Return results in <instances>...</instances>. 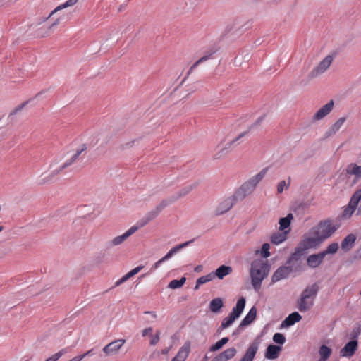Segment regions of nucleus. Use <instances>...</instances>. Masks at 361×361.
I'll list each match as a JSON object with an SVG mask.
<instances>
[{"label":"nucleus","instance_id":"obj_1","mask_svg":"<svg viewBox=\"0 0 361 361\" xmlns=\"http://www.w3.org/2000/svg\"><path fill=\"white\" fill-rule=\"evenodd\" d=\"M336 230L330 221H321L312 228L305 237L314 247L318 246L325 239L330 237Z\"/></svg>","mask_w":361,"mask_h":361},{"label":"nucleus","instance_id":"obj_2","mask_svg":"<svg viewBox=\"0 0 361 361\" xmlns=\"http://www.w3.org/2000/svg\"><path fill=\"white\" fill-rule=\"evenodd\" d=\"M267 168L262 169L259 173L253 176L250 179L244 182L238 189L234 192L235 197L240 201L243 200L247 196L252 194L255 190L258 183L265 176Z\"/></svg>","mask_w":361,"mask_h":361},{"label":"nucleus","instance_id":"obj_3","mask_svg":"<svg viewBox=\"0 0 361 361\" xmlns=\"http://www.w3.org/2000/svg\"><path fill=\"white\" fill-rule=\"evenodd\" d=\"M269 266L262 260H255L251 264L250 276L252 285L255 290L261 288L262 282L268 275Z\"/></svg>","mask_w":361,"mask_h":361},{"label":"nucleus","instance_id":"obj_4","mask_svg":"<svg viewBox=\"0 0 361 361\" xmlns=\"http://www.w3.org/2000/svg\"><path fill=\"white\" fill-rule=\"evenodd\" d=\"M194 240L195 239H192L173 247L163 257H161L152 265L151 270L152 271L157 269L162 263L170 259L173 255L179 252L182 249L190 245L192 243L194 242Z\"/></svg>","mask_w":361,"mask_h":361},{"label":"nucleus","instance_id":"obj_5","mask_svg":"<svg viewBox=\"0 0 361 361\" xmlns=\"http://www.w3.org/2000/svg\"><path fill=\"white\" fill-rule=\"evenodd\" d=\"M314 247L306 238H304L299 245L295 248L294 252L290 255L288 259V262H293V261H301V259L305 256L306 250Z\"/></svg>","mask_w":361,"mask_h":361},{"label":"nucleus","instance_id":"obj_6","mask_svg":"<svg viewBox=\"0 0 361 361\" xmlns=\"http://www.w3.org/2000/svg\"><path fill=\"white\" fill-rule=\"evenodd\" d=\"M333 61V56L328 55L326 56L317 66L314 67L309 73L308 77L310 79H313L319 77L324 73L331 66Z\"/></svg>","mask_w":361,"mask_h":361},{"label":"nucleus","instance_id":"obj_7","mask_svg":"<svg viewBox=\"0 0 361 361\" xmlns=\"http://www.w3.org/2000/svg\"><path fill=\"white\" fill-rule=\"evenodd\" d=\"M240 200L235 197V194L223 200L218 205L215 210V214L217 216L222 215L228 212L237 202Z\"/></svg>","mask_w":361,"mask_h":361},{"label":"nucleus","instance_id":"obj_8","mask_svg":"<svg viewBox=\"0 0 361 361\" xmlns=\"http://www.w3.org/2000/svg\"><path fill=\"white\" fill-rule=\"evenodd\" d=\"M125 343V339H116L105 345L102 350L106 356L114 355L118 353Z\"/></svg>","mask_w":361,"mask_h":361},{"label":"nucleus","instance_id":"obj_9","mask_svg":"<svg viewBox=\"0 0 361 361\" xmlns=\"http://www.w3.org/2000/svg\"><path fill=\"white\" fill-rule=\"evenodd\" d=\"M75 161L72 159V157H70L63 164H61L59 168L53 170L51 173L46 178H42L39 184H44L46 183H48L52 180V178L59 174L61 172H62L64 169H67L68 167L71 166L73 164H74Z\"/></svg>","mask_w":361,"mask_h":361},{"label":"nucleus","instance_id":"obj_10","mask_svg":"<svg viewBox=\"0 0 361 361\" xmlns=\"http://www.w3.org/2000/svg\"><path fill=\"white\" fill-rule=\"evenodd\" d=\"M139 229V226H131L123 234L114 238L109 242V246H118L122 244L127 238L135 233Z\"/></svg>","mask_w":361,"mask_h":361},{"label":"nucleus","instance_id":"obj_11","mask_svg":"<svg viewBox=\"0 0 361 361\" xmlns=\"http://www.w3.org/2000/svg\"><path fill=\"white\" fill-rule=\"evenodd\" d=\"M334 101L330 100L327 104L322 106L312 116V120L316 121H320L323 119L324 117H326L332 110L334 108Z\"/></svg>","mask_w":361,"mask_h":361},{"label":"nucleus","instance_id":"obj_12","mask_svg":"<svg viewBox=\"0 0 361 361\" xmlns=\"http://www.w3.org/2000/svg\"><path fill=\"white\" fill-rule=\"evenodd\" d=\"M291 269L288 265L279 267L271 276L272 283H276L281 279H286L291 273Z\"/></svg>","mask_w":361,"mask_h":361},{"label":"nucleus","instance_id":"obj_13","mask_svg":"<svg viewBox=\"0 0 361 361\" xmlns=\"http://www.w3.org/2000/svg\"><path fill=\"white\" fill-rule=\"evenodd\" d=\"M357 348V341L353 340L349 341L341 350L340 354L342 357H352Z\"/></svg>","mask_w":361,"mask_h":361},{"label":"nucleus","instance_id":"obj_14","mask_svg":"<svg viewBox=\"0 0 361 361\" xmlns=\"http://www.w3.org/2000/svg\"><path fill=\"white\" fill-rule=\"evenodd\" d=\"M257 315V309L252 307L244 319L241 321L238 326V331H243V329L250 324L255 319Z\"/></svg>","mask_w":361,"mask_h":361},{"label":"nucleus","instance_id":"obj_15","mask_svg":"<svg viewBox=\"0 0 361 361\" xmlns=\"http://www.w3.org/2000/svg\"><path fill=\"white\" fill-rule=\"evenodd\" d=\"M324 257L325 254L322 252L317 254L310 255L307 259V264L311 268H317L322 264Z\"/></svg>","mask_w":361,"mask_h":361},{"label":"nucleus","instance_id":"obj_16","mask_svg":"<svg viewBox=\"0 0 361 361\" xmlns=\"http://www.w3.org/2000/svg\"><path fill=\"white\" fill-rule=\"evenodd\" d=\"M237 353V350L232 347L228 348L219 355H217L213 360V361H228L231 360Z\"/></svg>","mask_w":361,"mask_h":361},{"label":"nucleus","instance_id":"obj_17","mask_svg":"<svg viewBox=\"0 0 361 361\" xmlns=\"http://www.w3.org/2000/svg\"><path fill=\"white\" fill-rule=\"evenodd\" d=\"M258 348L259 345L257 343L254 342L250 344L249 347L246 350L245 354L240 361H253L257 352Z\"/></svg>","mask_w":361,"mask_h":361},{"label":"nucleus","instance_id":"obj_18","mask_svg":"<svg viewBox=\"0 0 361 361\" xmlns=\"http://www.w3.org/2000/svg\"><path fill=\"white\" fill-rule=\"evenodd\" d=\"M159 213L156 209H154L147 212L141 219H140L135 225L133 226H139V228L143 227L149 222L154 219Z\"/></svg>","mask_w":361,"mask_h":361},{"label":"nucleus","instance_id":"obj_19","mask_svg":"<svg viewBox=\"0 0 361 361\" xmlns=\"http://www.w3.org/2000/svg\"><path fill=\"white\" fill-rule=\"evenodd\" d=\"M247 133V132H244V133H240V135H238L235 139H233L232 141L229 142L228 143H227L226 145V146L222 148L221 150H219V152H217L214 157V159H220L223 156H224L225 154H226L228 151H229V149L231 148V146L234 144L235 142H237L238 140H239L241 137H244Z\"/></svg>","mask_w":361,"mask_h":361},{"label":"nucleus","instance_id":"obj_20","mask_svg":"<svg viewBox=\"0 0 361 361\" xmlns=\"http://www.w3.org/2000/svg\"><path fill=\"white\" fill-rule=\"evenodd\" d=\"M245 302L246 300L244 297H241L240 298H239L237 301L235 306L233 307L229 314L233 317L235 319H238L242 314L245 307Z\"/></svg>","mask_w":361,"mask_h":361},{"label":"nucleus","instance_id":"obj_21","mask_svg":"<svg viewBox=\"0 0 361 361\" xmlns=\"http://www.w3.org/2000/svg\"><path fill=\"white\" fill-rule=\"evenodd\" d=\"M319 291V286L317 284L314 283L311 286H309L305 288V289L302 291L301 296L304 298H307L314 301L315 298L317 295Z\"/></svg>","mask_w":361,"mask_h":361},{"label":"nucleus","instance_id":"obj_22","mask_svg":"<svg viewBox=\"0 0 361 361\" xmlns=\"http://www.w3.org/2000/svg\"><path fill=\"white\" fill-rule=\"evenodd\" d=\"M313 305L314 301L307 298H304L301 295L300 299L297 302V307L302 312L308 311L313 307Z\"/></svg>","mask_w":361,"mask_h":361},{"label":"nucleus","instance_id":"obj_23","mask_svg":"<svg viewBox=\"0 0 361 361\" xmlns=\"http://www.w3.org/2000/svg\"><path fill=\"white\" fill-rule=\"evenodd\" d=\"M215 53L214 50H210L205 53V54L195 61L189 68L186 77L189 76L192 71L201 63L208 61L212 58V56Z\"/></svg>","mask_w":361,"mask_h":361},{"label":"nucleus","instance_id":"obj_24","mask_svg":"<svg viewBox=\"0 0 361 361\" xmlns=\"http://www.w3.org/2000/svg\"><path fill=\"white\" fill-rule=\"evenodd\" d=\"M302 316L297 312L290 314L281 323L282 327H288L300 321Z\"/></svg>","mask_w":361,"mask_h":361},{"label":"nucleus","instance_id":"obj_25","mask_svg":"<svg viewBox=\"0 0 361 361\" xmlns=\"http://www.w3.org/2000/svg\"><path fill=\"white\" fill-rule=\"evenodd\" d=\"M281 350V347L275 345H269L265 353V357L269 360H275L279 357V352Z\"/></svg>","mask_w":361,"mask_h":361},{"label":"nucleus","instance_id":"obj_26","mask_svg":"<svg viewBox=\"0 0 361 361\" xmlns=\"http://www.w3.org/2000/svg\"><path fill=\"white\" fill-rule=\"evenodd\" d=\"M355 240L356 236L354 234L348 235L341 242L342 250L345 252L349 251L354 245Z\"/></svg>","mask_w":361,"mask_h":361},{"label":"nucleus","instance_id":"obj_27","mask_svg":"<svg viewBox=\"0 0 361 361\" xmlns=\"http://www.w3.org/2000/svg\"><path fill=\"white\" fill-rule=\"evenodd\" d=\"M355 199L353 200L352 197L350 198L348 204L344 208L342 217L344 219L350 218L353 214L355 212L356 209H357V207L355 204Z\"/></svg>","mask_w":361,"mask_h":361},{"label":"nucleus","instance_id":"obj_28","mask_svg":"<svg viewBox=\"0 0 361 361\" xmlns=\"http://www.w3.org/2000/svg\"><path fill=\"white\" fill-rule=\"evenodd\" d=\"M290 232L288 231H282L281 233H274L271 236V242L274 245H279L287 239V235Z\"/></svg>","mask_w":361,"mask_h":361},{"label":"nucleus","instance_id":"obj_29","mask_svg":"<svg viewBox=\"0 0 361 361\" xmlns=\"http://www.w3.org/2000/svg\"><path fill=\"white\" fill-rule=\"evenodd\" d=\"M346 120L345 117L338 118L334 124L326 132V137H330L339 130Z\"/></svg>","mask_w":361,"mask_h":361},{"label":"nucleus","instance_id":"obj_30","mask_svg":"<svg viewBox=\"0 0 361 361\" xmlns=\"http://www.w3.org/2000/svg\"><path fill=\"white\" fill-rule=\"evenodd\" d=\"M233 269L230 266L221 265L214 272L215 277L223 279L226 276L231 274Z\"/></svg>","mask_w":361,"mask_h":361},{"label":"nucleus","instance_id":"obj_31","mask_svg":"<svg viewBox=\"0 0 361 361\" xmlns=\"http://www.w3.org/2000/svg\"><path fill=\"white\" fill-rule=\"evenodd\" d=\"M143 267H144L143 266H138V267L133 269L129 272H128L126 275L122 276L119 280H118L116 282L115 286H120L121 284H122L123 283L126 281L128 279H129L130 278H131L133 276H135V274H137Z\"/></svg>","mask_w":361,"mask_h":361},{"label":"nucleus","instance_id":"obj_32","mask_svg":"<svg viewBox=\"0 0 361 361\" xmlns=\"http://www.w3.org/2000/svg\"><path fill=\"white\" fill-rule=\"evenodd\" d=\"M346 172L349 175H353L357 179L361 178V166L355 163H351L347 166Z\"/></svg>","mask_w":361,"mask_h":361},{"label":"nucleus","instance_id":"obj_33","mask_svg":"<svg viewBox=\"0 0 361 361\" xmlns=\"http://www.w3.org/2000/svg\"><path fill=\"white\" fill-rule=\"evenodd\" d=\"M195 184H190L183 187L173 196V200L176 201L177 200L187 195L195 188Z\"/></svg>","mask_w":361,"mask_h":361},{"label":"nucleus","instance_id":"obj_34","mask_svg":"<svg viewBox=\"0 0 361 361\" xmlns=\"http://www.w3.org/2000/svg\"><path fill=\"white\" fill-rule=\"evenodd\" d=\"M293 219V216L291 213H289L286 217L281 218L279 219V231H285L289 228L291 220Z\"/></svg>","mask_w":361,"mask_h":361},{"label":"nucleus","instance_id":"obj_35","mask_svg":"<svg viewBox=\"0 0 361 361\" xmlns=\"http://www.w3.org/2000/svg\"><path fill=\"white\" fill-rule=\"evenodd\" d=\"M224 306L223 300L221 298L213 299L209 303V310L214 312H219Z\"/></svg>","mask_w":361,"mask_h":361},{"label":"nucleus","instance_id":"obj_36","mask_svg":"<svg viewBox=\"0 0 361 361\" xmlns=\"http://www.w3.org/2000/svg\"><path fill=\"white\" fill-rule=\"evenodd\" d=\"M189 354V348L183 346L181 347L177 355L172 359L171 361H185Z\"/></svg>","mask_w":361,"mask_h":361},{"label":"nucleus","instance_id":"obj_37","mask_svg":"<svg viewBox=\"0 0 361 361\" xmlns=\"http://www.w3.org/2000/svg\"><path fill=\"white\" fill-rule=\"evenodd\" d=\"M332 350L330 348L325 345H322L320 346L319 349V354L320 356L319 361H326L331 355Z\"/></svg>","mask_w":361,"mask_h":361},{"label":"nucleus","instance_id":"obj_38","mask_svg":"<svg viewBox=\"0 0 361 361\" xmlns=\"http://www.w3.org/2000/svg\"><path fill=\"white\" fill-rule=\"evenodd\" d=\"M78 1V0H67L66 2L58 6L54 10H53L51 12V13L49 15V16L47 18V19L50 18L51 16H53L57 11L75 5Z\"/></svg>","mask_w":361,"mask_h":361},{"label":"nucleus","instance_id":"obj_39","mask_svg":"<svg viewBox=\"0 0 361 361\" xmlns=\"http://www.w3.org/2000/svg\"><path fill=\"white\" fill-rule=\"evenodd\" d=\"M286 264L291 269L292 272H301L304 269V266L301 261H293V262H286Z\"/></svg>","mask_w":361,"mask_h":361},{"label":"nucleus","instance_id":"obj_40","mask_svg":"<svg viewBox=\"0 0 361 361\" xmlns=\"http://www.w3.org/2000/svg\"><path fill=\"white\" fill-rule=\"evenodd\" d=\"M352 199H355V204L357 207V214H361V188L357 189L352 195Z\"/></svg>","mask_w":361,"mask_h":361},{"label":"nucleus","instance_id":"obj_41","mask_svg":"<svg viewBox=\"0 0 361 361\" xmlns=\"http://www.w3.org/2000/svg\"><path fill=\"white\" fill-rule=\"evenodd\" d=\"M235 320V319L233 317L228 314L226 317L223 319L221 326H219V328L218 329V331H219L222 329L228 328L229 326H231L233 324V323L234 322Z\"/></svg>","mask_w":361,"mask_h":361},{"label":"nucleus","instance_id":"obj_42","mask_svg":"<svg viewBox=\"0 0 361 361\" xmlns=\"http://www.w3.org/2000/svg\"><path fill=\"white\" fill-rule=\"evenodd\" d=\"M87 150L86 144L80 145L75 150L74 154L71 157L73 159L75 162L80 159V156L82 154V152Z\"/></svg>","mask_w":361,"mask_h":361},{"label":"nucleus","instance_id":"obj_43","mask_svg":"<svg viewBox=\"0 0 361 361\" xmlns=\"http://www.w3.org/2000/svg\"><path fill=\"white\" fill-rule=\"evenodd\" d=\"M186 281L185 277H182L180 279H173L170 281L168 285L169 288L176 289L182 287Z\"/></svg>","mask_w":361,"mask_h":361},{"label":"nucleus","instance_id":"obj_44","mask_svg":"<svg viewBox=\"0 0 361 361\" xmlns=\"http://www.w3.org/2000/svg\"><path fill=\"white\" fill-rule=\"evenodd\" d=\"M291 183L290 177H288L287 181L285 180H281L277 185V192L278 193H282L284 190H286L289 188Z\"/></svg>","mask_w":361,"mask_h":361},{"label":"nucleus","instance_id":"obj_45","mask_svg":"<svg viewBox=\"0 0 361 361\" xmlns=\"http://www.w3.org/2000/svg\"><path fill=\"white\" fill-rule=\"evenodd\" d=\"M229 339L228 337H224L219 341H217L214 345L210 347V351L214 352L219 349H221L225 344L228 342Z\"/></svg>","mask_w":361,"mask_h":361},{"label":"nucleus","instance_id":"obj_46","mask_svg":"<svg viewBox=\"0 0 361 361\" xmlns=\"http://www.w3.org/2000/svg\"><path fill=\"white\" fill-rule=\"evenodd\" d=\"M68 352V348H63L58 353L52 355L49 358H47L45 361H58L61 357L63 355L66 354Z\"/></svg>","mask_w":361,"mask_h":361},{"label":"nucleus","instance_id":"obj_47","mask_svg":"<svg viewBox=\"0 0 361 361\" xmlns=\"http://www.w3.org/2000/svg\"><path fill=\"white\" fill-rule=\"evenodd\" d=\"M214 278H215V275H214V272H211V273L208 274L207 275H205V276L198 278L197 283L202 285V284H204L207 282L212 281Z\"/></svg>","mask_w":361,"mask_h":361},{"label":"nucleus","instance_id":"obj_48","mask_svg":"<svg viewBox=\"0 0 361 361\" xmlns=\"http://www.w3.org/2000/svg\"><path fill=\"white\" fill-rule=\"evenodd\" d=\"M338 248V245L337 243H333L330 244L327 248L322 251V252L325 254V256L328 254H334L337 252Z\"/></svg>","mask_w":361,"mask_h":361},{"label":"nucleus","instance_id":"obj_49","mask_svg":"<svg viewBox=\"0 0 361 361\" xmlns=\"http://www.w3.org/2000/svg\"><path fill=\"white\" fill-rule=\"evenodd\" d=\"M175 202V200H173V197L169 200H162L157 207L156 209L158 211L159 213L161 212V211L164 209L166 207H167L169 204Z\"/></svg>","mask_w":361,"mask_h":361},{"label":"nucleus","instance_id":"obj_50","mask_svg":"<svg viewBox=\"0 0 361 361\" xmlns=\"http://www.w3.org/2000/svg\"><path fill=\"white\" fill-rule=\"evenodd\" d=\"M273 341L276 343L283 345L286 342V338L283 334L281 333H276L273 336Z\"/></svg>","mask_w":361,"mask_h":361},{"label":"nucleus","instance_id":"obj_51","mask_svg":"<svg viewBox=\"0 0 361 361\" xmlns=\"http://www.w3.org/2000/svg\"><path fill=\"white\" fill-rule=\"evenodd\" d=\"M269 245L268 243H264L262 246V250H261V255L264 257V258H267L270 256V252H269Z\"/></svg>","mask_w":361,"mask_h":361},{"label":"nucleus","instance_id":"obj_52","mask_svg":"<svg viewBox=\"0 0 361 361\" xmlns=\"http://www.w3.org/2000/svg\"><path fill=\"white\" fill-rule=\"evenodd\" d=\"M160 334H161L160 331H157L156 334L154 336H152V338L150 341L151 345H155L159 343V339H160Z\"/></svg>","mask_w":361,"mask_h":361},{"label":"nucleus","instance_id":"obj_53","mask_svg":"<svg viewBox=\"0 0 361 361\" xmlns=\"http://www.w3.org/2000/svg\"><path fill=\"white\" fill-rule=\"evenodd\" d=\"M25 104V103H23L20 105L18 106L16 108H15V109L10 113V116L15 115L17 112L20 111L24 107Z\"/></svg>","mask_w":361,"mask_h":361},{"label":"nucleus","instance_id":"obj_54","mask_svg":"<svg viewBox=\"0 0 361 361\" xmlns=\"http://www.w3.org/2000/svg\"><path fill=\"white\" fill-rule=\"evenodd\" d=\"M152 327H148V328H146L145 329L142 330V336L143 337H145L147 335H148L149 334L152 333Z\"/></svg>","mask_w":361,"mask_h":361},{"label":"nucleus","instance_id":"obj_55","mask_svg":"<svg viewBox=\"0 0 361 361\" xmlns=\"http://www.w3.org/2000/svg\"><path fill=\"white\" fill-rule=\"evenodd\" d=\"M94 354V350L93 349H91L90 350H88L87 352H86L85 353L82 354V355H80V357H82V360L83 358H85L86 356L87 355H93Z\"/></svg>","mask_w":361,"mask_h":361},{"label":"nucleus","instance_id":"obj_56","mask_svg":"<svg viewBox=\"0 0 361 361\" xmlns=\"http://www.w3.org/2000/svg\"><path fill=\"white\" fill-rule=\"evenodd\" d=\"M60 20H61V18H58L55 21L54 23H53L49 27V30H50L52 27H54V26L57 25L58 24H59L60 23Z\"/></svg>","mask_w":361,"mask_h":361},{"label":"nucleus","instance_id":"obj_57","mask_svg":"<svg viewBox=\"0 0 361 361\" xmlns=\"http://www.w3.org/2000/svg\"><path fill=\"white\" fill-rule=\"evenodd\" d=\"M202 269H203V267H202V265H197V266H196V267H195L194 271H195V272H200V271H202Z\"/></svg>","mask_w":361,"mask_h":361},{"label":"nucleus","instance_id":"obj_58","mask_svg":"<svg viewBox=\"0 0 361 361\" xmlns=\"http://www.w3.org/2000/svg\"><path fill=\"white\" fill-rule=\"evenodd\" d=\"M170 351V347L165 348L161 350V353L163 355H167Z\"/></svg>","mask_w":361,"mask_h":361},{"label":"nucleus","instance_id":"obj_59","mask_svg":"<svg viewBox=\"0 0 361 361\" xmlns=\"http://www.w3.org/2000/svg\"><path fill=\"white\" fill-rule=\"evenodd\" d=\"M264 118V116H260L257 121L256 124H259Z\"/></svg>","mask_w":361,"mask_h":361},{"label":"nucleus","instance_id":"obj_60","mask_svg":"<svg viewBox=\"0 0 361 361\" xmlns=\"http://www.w3.org/2000/svg\"><path fill=\"white\" fill-rule=\"evenodd\" d=\"M145 314H149L152 315V317H153L154 318H157V314L154 312H149V311H147V312H145Z\"/></svg>","mask_w":361,"mask_h":361},{"label":"nucleus","instance_id":"obj_61","mask_svg":"<svg viewBox=\"0 0 361 361\" xmlns=\"http://www.w3.org/2000/svg\"><path fill=\"white\" fill-rule=\"evenodd\" d=\"M242 331H238V327L235 329V330L233 331V335H238Z\"/></svg>","mask_w":361,"mask_h":361},{"label":"nucleus","instance_id":"obj_62","mask_svg":"<svg viewBox=\"0 0 361 361\" xmlns=\"http://www.w3.org/2000/svg\"><path fill=\"white\" fill-rule=\"evenodd\" d=\"M201 285H202V284H198V283H197V281H196V285H195V286L194 289H195V290H197V289L199 288L200 286H201Z\"/></svg>","mask_w":361,"mask_h":361},{"label":"nucleus","instance_id":"obj_63","mask_svg":"<svg viewBox=\"0 0 361 361\" xmlns=\"http://www.w3.org/2000/svg\"><path fill=\"white\" fill-rule=\"evenodd\" d=\"M4 230V227L2 226H0V232H1Z\"/></svg>","mask_w":361,"mask_h":361},{"label":"nucleus","instance_id":"obj_64","mask_svg":"<svg viewBox=\"0 0 361 361\" xmlns=\"http://www.w3.org/2000/svg\"><path fill=\"white\" fill-rule=\"evenodd\" d=\"M145 276H146V274H142V275L140 276V277H145Z\"/></svg>","mask_w":361,"mask_h":361}]
</instances>
